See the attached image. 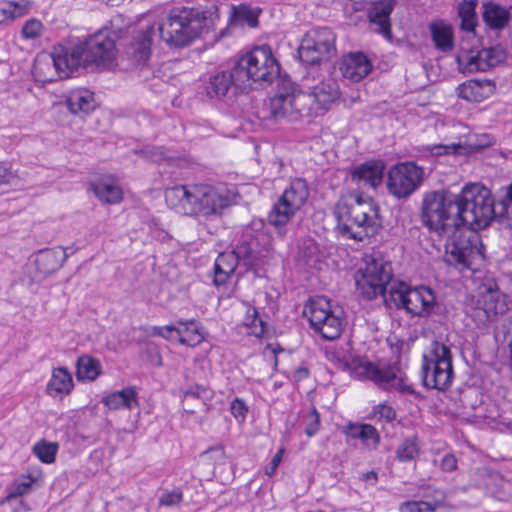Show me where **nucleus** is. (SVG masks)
Here are the masks:
<instances>
[{
	"mask_svg": "<svg viewBox=\"0 0 512 512\" xmlns=\"http://www.w3.org/2000/svg\"><path fill=\"white\" fill-rule=\"evenodd\" d=\"M489 189L480 183H467L460 192L439 189L424 193L420 219L429 231L448 235L455 228L482 230L491 223Z\"/></svg>",
	"mask_w": 512,
	"mask_h": 512,
	"instance_id": "f257e3e1",
	"label": "nucleus"
},
{
	"mask_svg": "<svg viewBox=\"0 0 512 512\" xmlns=\"http://www.w3.org/2000/svg\"><path fill=\"white\" fill-rule=\"evenodd\" d=\"M116 39L114 31L103 28L73 46H54L50 58L56 77L68 78L81 66L111 64L116 57Z\"/></svg>",
	"mask_w": 512,
	"mask_h": 512,
	"instance_id": "f03ea898",
	"label": "nucleus"
},
{
	"mask_svg": "<svg viewBox=\"0 0 512 512\" xmlns=\"http://www.w3.org/2000/svg\"><path fill=\"white\" fill-rule=\"evenodd\" d=\"M379 206L371 199L356 193L342 196L335 205L334 215L341 235L364 241L374 236L382 226Z\"/></svg>",
	"mask_w": 512,
	"mask_h": 512,
	"instance_id": "7ed1b4c3",
	"label": "nucleus"
},
{
	"mask_svg": "<svg viewBox=\"0 0 512 512\" xmlns=\"http://www.w3.org/2000/svg\"><path fill=\"white\" fill-rule=\"evenodd\" d=\"M167 205L177 213L209 219L220 216L229 200L215 188L202 185H176L165 191Z\"/></svg>",
	"mask_w": 512,
	"mask_h": 512,
	"instance_id": "20e7f679",
	"label": "nucleus"
},
{
	"mask_svg": "<svg viewBox=\"0 0 512 512\" xmlns=\"http://www.w3.org/2000/svg\"><path fill=\"white\" fill-rule=\"evenodd\" d=\"M212 13L201 7H174L159 24L160 38L170 46L182 47L212 28Z\"/></svg>",
	"mask_w": 512,
	"mask_h": 512,
	"instance_id": "39448f33",
	"label": "nucleus"
},
{
	"mask_svg": "<svg viewBox=\"0 0 512 512\" xmlns=\"http://www.w3.org/2000/svg\"><path fill=\"white\" fill-rule=\"evenodd\" d=\"M247 277L258 276V269L273 257L272 238L263 219H253L247 225L234 246Z\"/></svg>",
	"mask_w": 512,
	"mask_h": 512,
	"instance_id": "423d86ee",
	"label": "nucleus"
},
{
	"mask_svg": "<svg viewBox=\"0 0 512 512\" xmlns=\"http://www.w3.org/2000/svg\"><path fill=\"white\" fill-rule=\"evenodd\" d=\"M234 65L236 79L244 85L245 89L250 87L251 83L266 86L276 81L277 90L279 79L286 76L281 74L280 64L268 45L254 47L240 57Z\"/></svg>",
	"mask_w": 512,
	"mask_h": 512,
	"instance_id": "0eeeda50",
	"label": "nucleus"
},
{
	"mask_svg": "<svg viewBox=\"0 0 512 512\" xmlns=\"http://www.w3.org/2000/svg\"><path fill=\"white\" fill-rule=\"evenodd\" d=\"M271 116L278 120L288 118L297 121L304 117H317L321 115L310 92H296L295 84L285 76L278 81V89L270 99Z\"/></svg>",
	"mask_w": 512,
	"mask_h": 512,
	"instance_id": "6e6552de",
	"label": "nucleus"
},
{
	"mask_svg": "<svg viewBox=\"0 0 512 512\" xmlns=\"http://www.w3.org/2000/svg\"><path fill=\"white\" fill-rule=\"evenodd\" d=\"M469 230L462 232L461 228H455L446 235L444 260L460 270L472 269L484 259V246L476 233L478 230Z\"/></svg>",
	"mask_w": 512,
	"mask_h": 512,
	"instance_id": "1a4fd4ad",
	"label": "nucleus"
},
{
	"mask_svg": "<svg viewBox=\"0 0 512 512\" xmlns=\"http://www.w3.org/2000/svg\"><path fill=\"white\" fill-rule=\"evenodd\" d=\"M422 383L428 389L444 391L452 384L451 350L445 344L432 341L422 356Z\"/></svg>",
	"mask_w": 512,
	"mask_h": 512,
	"instance_id": "9d476101",
	"label": "nucleus"
},
{
	"mask_svg": "<svg viewBox=\"0 0 512 512\" xmlns=\"http://www.w3.org/2000/svg\"><path fill=\"white\" fill-rule=\"evenodd\" d=\"M308 197L307 181L303 178H294L272 205L267 215V221L281 237L286 235L288 223L305 204Z\"/></svg>",
	"mask_w": 512,
	"mask_h": 512,
	"instance_id": "9b49d317",
	"label": "nucleus"
},
{
	"mask_svg": "<svg viewBox=\"0 0 512 512\" xmlns=\"http://www.w3.org/2000/svg\"><path fill=\"white\" fill-rule=\"evenodd\" d=\"M336 36L331 28L318 27L309 30L298 48V56L308 66L329 61L336 53Z\"/></svg>",
	"mask_w": 512,
	"mask_h": 512,
	"instance_id": "f8f14e48",
	"label": "nucleus"
},
{
	"mask_svg": "<svg viewBox=\"0 0 512 512\" xmlns=\"http://www.w3.org/2000/svg\"><path fill=\"white\" fill-rule=\"evenodd\" d=\"M388 308H404L413 316H426L433 310L436 295L434 290H380Z\"/></svg>",
	"mask_w": 512,
	"mask_h": 512,
	"instance_id": "ddd939ff",
	"label": "nucleus"
},
{
	"mask_svg": "<svg viewBox=\"0 0 512 512\" xmlns=\"http://www.w3.org/2000/svg\"><path fill=\"white\" fill-rule=\"evenodd\" d=\"M304 315L316 333L326 340L338 338L343 331L342 319L330 309V301L325 297L310 299L305 305Z\"/></svg>",
	"mask_w": 512,
	"mask_h": 512,
	"instance_id": "4468645a",
	"label": "nucleus"
},
{
	"mask_svg": "<svg viewBox=\"0 0 512 512\" xmlns=\"http://www.w3.org/2000/svg\"><path fill=\"white\" fill-rule=\"evenodd\" d=\"M424 175V168L413 161L398 163L388 172V191L397 198H407L421 186Z\"/></svg>",
	"mask_w": 512,
	"mask_h": 512,
	"instance_id": "2eb2a0df",
	"label": "nucleus"
},
{
	"mask_svg": "<svg viewBox=\"0 0 512 512\" xmlns=\"http://www.w3.org/2000/svg\"><path fill=\"white\" fill-rule=\"evenodd\" d=\"M354 274L356 288H387L393 278L392 265L380 252H373L363 259Z\"/></svg>",
	"mask_w": 512,
	"mask_h": 512,
	"instance_id": "dca6fc26",
	"label": "nucleus"
},
{
	"mask_svg": "<svg viewBox=\"0 0 512 512\" xmlns=\"http://www.w3.org/2000/svg\"><path fill=\"white\" fill-rule=\"evenodd\" d=\"M464 305L471 310L484 312L487 319L504 314L512 307V299L502 290H471L464 295Z\"/></svg>",
	"mask_w": 512,
	"mask_h": 512,
	"instance_id": "f3484780",
	"label": "nucleus"
},
{
	"mask_svg": "<svg viewBox=\"0 0 512 512\" xmlns=\"http://www.w3.org/2000/svg\"><path fill=\"white\" fill-rule=\"evenodd\" d=\"M326 357L337 369L349 372L352 377L359 380H370L376 365L354 356L348 344L327 350Z\"/></svg>",
	"mask_w": 512,
	"mask_h": 512,
	"instance_id": "a211bd4d",
	"label": "nucleus"
},
{
	"mask_svg": "<svg viewBox=\"0 0 512 512\" xmlns=\"http://www.w3.org/2000/svg\"><path fill=\"white\" fill-rule=\"evenodd\" d=\"M67 257V251L63 247L45 248L39 250L35 254L33 266L28 267L29 271H31L32 268L35 269V274L28 284H39L41 280L56 272L63 265Z\"/></svg>",
	"mask_w": 512,
	"mask_h": 512,
	"instance_id": "6ab92c4d",
	"label": "nucleus"
},
{
	"mask_svg": "<svg viewBox=\"0 0 512 512\" xmlns=\"http://www.w3.org/2000/svg\"><path fill=\"white\" fill-rule=\"evenodd\" d=\"M370 380L384 390H397L402 394H415L412 385L406 383L397 365H375Z\"/></svg>",
	"mask_w": 512,
	"mask_h": 512,
	"instance_id": "aec40b11",
	"label": "nucleus"
},
{
	"mask_svg": "<svg viewBox=\"0 0 512 512\" xmlns=\"http://www.w3.org/2000/svg\"><path fill=\"white\" fill-rule=\"evenodd\" d=\"M397 0H375L368 9L367 17L373 32L392 40L391 13Z\"/></svg>",
	"mask_w": 512,
	"mask_h": 512,
	"instance_id": "412c9836",
	"label": "nucleus"
},
{
	"mask_svg": "<svg viewBox=\"0 0 512 512\" xmlns=\"http://www.w3.org/2000/svg\"><path fill=\"white\" fill-rule=\"evenodd\" d=\"M489 202L492 209L491 222L496 220L512 229V183L502 186L495 197L489 190Z\"/></svg>",
	"mask_w": 512,
	"mask_h": 512,
	"instance_id": "4be33fe9",
	"label": "nucleus"
},
{
	"mask_svg": "<svg viewBox=\"0 0 512 512\" xmlns=\"http://www.w3.org/2000/svg\"><path fill=\"white\" fill-rule=\"evenodd\" d=\"M385 164L381 160H369L356 165L350 173L352 182L358 186L376 189L383 180Z\"/></svg>",
	"mask_w": 512,
	"mask_h": 512,
	"instance_id": "5701e85b",
	"label": "nucleus"
},
{
	"mask_svg": "<svg viewBox=\"0 0 512 512\" xmlns=\"http://www.w3.org/2000/svg\"><path fill=\"white\" fill-rule=\"evenodd\" d=\"M153 34V26H148L145 30H139L135 33L131 42L125 47V55L133 64L143 65L148 61L151 55Z\"/></svg>",
	"mask_w": 512,
	"mask_h": 512,
	"instance_id": "b1692460",
	"label": "nucleus"
},
{
	"mask_svg": "<svg viewBox=\"0 0 512 512\" xmlns=\"http://www.w3.org/2000/svg\"><path fill=\"white\" fill-rule=\"evenodd\" d=\"M205 89L210 98L216 99L226 96L230 90H246L244 85L236 79L235 65L230 71H220L210 76Z\"/></svg>",
	"mask_w": 512,
	"mask_h": 512,
	"instance_id": "393cba45",
	"label": "nucleus"
},
{
	"mask_svg": "<svg viewBox=\"0 0 512 512\" xmlns=\"http://www.w3.org/2000/svg\"><path fill=\"white\" fill-rule=\"evenodd\" d=\"M372 63L363 52H351L345 55L340 62L342 75L353 81L359 82L372 71Z\"/></svg>",
	"mask_w": 512,
	"mask_h": 512,
	"instance_id": "a878e982",
	"label": "nucleus"
},
{
	"mask_svg": "<svg viewBox=\"0 0 512 512\" xmlns=\"http://www.w3.org/2000/svg\"><path fill=\"white\" fill-rule=\"evenodd\" d=\"M496 85L489 79H470L456 87L459 98L468 102H482L495 93Z\"/></svg>",
	"mask_w": 512,
	"mask_h": 512,
	"instance_id": "bb28decb",
	"label": "nucleus"
},
{
	"mask_svg": "<svg viewBox=\"0 0 512 512\" xmlns=\"http://www.w3.org/2000/svg\"><path fill=\"white\" fill-rule=\"evenodd\" d=\"M239 265H242V261L234 247L230 251L220 253L214 263V284L224 285L234 275H240L241 272H236Z\"/></svg>",
	"mask_w": 512,
	"mask_h": 512,
	"instance_id": "cd10ccee",
	"label": "nucleus"
},
{
	"mask_svg": "<svg viewBox=\"0 0 512 512\" xmlns=\"http://www.w3.org/2000/svg\"><path fill=\"white\" fill-rule=\"evenodd\" d=\"M323 253L317 242L311 237L299 240L296 261L298 266L306 269H321Z\"/></svg>",
	"mask_w": 512,
	"mask_h": 512,
	"instance_id": "c85d7f7f",
	"label": "nucleus"
},
{
	"mask_svg": "<svg viewBox=\"0 0 512 512\" xmlns=\"http://www.w3.org/2000/svg\"><path fill=\"white\" fill-rule=\"evenodd\" d=\"M315 103L323 115L330 105L339 98V85L333 79H328L314 86L310 91Z\"/></svg>",
	"mask_w": 512,
	"mask_h": 512,
	"instance_id": "c756f323",
	"label": "nucleus"
},
{
	"mask_svg": "<svg viewBox=\"0 0 512 512\" xmlns=\"http://www.w3.org/2000/svg\"><path fill=\"white\" fill-rule=\"evenodd\" d=\"M431 39L435 48L443 53H449L454 48V33L450 24L439 20L429 24Z\"/></svg>",
	"mask_w": 512,
	"mask_h": 512,
	"instance_id": "7c9ffc66",
	"label": "nucleus"
},
{
	"mask_svg": "<svg viewBox=\"0 0 512 512\" xmlns=\"http://www.w3.org/2000/svg\"><path fill=\"white\" fill-rule=\"evenodd\" d=\"M343 433L352 439H360L364 446L376 449L380 443V435L377 429L370 424L348 423L343 427Z\"/></svg>",
	"mask_w": 512,
	"mask_h": 512,
	"instance_id": "2f4dec72",
	"label": "nucleus"
},
{
	"mask_svg": "<svg viewBox=\"0 0 512 512\" xmlns=\"http://www.w3.org/2000/svg\"><path fill=\"white\" fill-rule=\"evenodd\" d=\"M66 105L73 114H88L95 108L94 94L86 89L72 91L66 99Z\"/></svg>",
	"mask_w": 512,
	"mask_h": 512,
	"instance_id": "473e14b6",
	"label": "nucleus"
},
{
	"mask_svg": "<svg viewBox=\"0 0 512 512\" xmlns=\"http://www.w3.org/2000/svg\"><path fill=\"white\" fill-rule=\"evenodd\" d=\"M483 20L489 28L501 30L508 25L510 13L499 4L493 2L484 3Z\"/></svg>",
	"mask_w": 512,
	"mask_h": 512,
	"instance_id": "72a5a7b5",
	"label": "nucleus"
},
{
	"mask_svg": "<svg viewBox=\"0 0 512 512\" xmlns=\"http://www.w3.org/2000/svg\"><path fill=\"white\" fill-rule=\"evenodd\" d=\"M103 403L113 410L120 408L132 409L138 405L137 392L135 388L127 387L107 395L104 397Z\"/></svg>",
	"mask_w": 512,
	"mask_h": 512,
	"instance_id": "f704fd0d",
	"label": "nucleus"
},
{
	"mask_svg": "<svg viewBox=\"0 0 512 512\" xmlns=\"http://www.w3.org/2000/svg\"><path fill=\"white\" fill-rule=\"evenodd\" d=\"M499 481H501L500 474L487 467H478L470 473L471 485L487 493H494V487Z\"/></svg>",
	"mask_w": 512,
	"mask_h": 512,
	"instance_id": "c9c22d12",
	"label": "nucleus"
},
{
	"mask_svg": "<svg viewBox=\"0 0 512 512\" xmlns=\"http://www.w3.org/2000/svg\"><path fill=\"white\" fill-rule=\"evenodd\" d=\"M73 388V379L70 372L63 367L55 368L47 385V392L51 396L69 394Z\"/></svg>",
	"mask_w": 512,
	"mask_h": 512,
	"instance_id": "e433bc0d",
	"label": "nucleus"
},
{
	"mask_svg": "<svg viewBox=\"0 0 512 512\" xmlns=\"http://www.w3.org/2000/svg\"><path fill=\"white\" fill-rule=\"evenodd\" d=\"M178 341L186 346L195 347L204 340L202 328L194 320H179Z\"/></svg>",
	"mask_w": 512,
	"mask_h": 512,
	"instance_id": "4c0bfd02",
	"label": "nucleus"
},
{
	"mask_svg": "<svg viewBox=\"0 0 512 512\" xmlns=\"http://www.w3.org/2000/svg\"><path fill=\"white\" fill-rule=\"evenodd\" d=\"M29 0H4L0 2V25L26 15L31 8Z\"/></svg>",
	"mask_w": 512,
	"mask_h": 512,
	"instance_id": "58836bf2",
	"label": "nucleus"
},
{
	"mask_svg": "<svg viewBox=\"0 0 512 512\" xmlns=\"http://www.w3.org/2000/svg\"><path fill=\"white\" fill-rule=\"evenodd\" d=\"M91 190L105 204H117L123 199L122 189L113 183L94 182L91 183Z\"/></svg>",
	"mask_w": 512,
	"mask_h": 512,
	"instance_id": "ea45409f",
	"label": "nucleus"
},
{
	"mask_svg": "<svg viewBox=\"0 0 512 512\" xmlns=\"http://www.w3.org/2000/svg\"><path fill=\"white\" fill-rule=\"evenodd\" d=\"M100 363L89 355L80 356L76 364V376L80 381L95 380L100 374Z\"/></svg>",
	"mask_w": 512,
	"mask_h": 512,
	"instance_id": "a19ab883",
	"label": "nucleus"
},
{
	"mask_svg": "<svg viewBox=\"0 0 512 512\" xmlns=\"http://www.w3.org/2000/svg\"><path fill=\"white\" fill-rule=\"evenodd\" d=\"M419 454L420 443L416 435L405 437L395 451L396 459L402 463L413 461Z\"/></svg>",
	"mask_w": 512,
	"mask_h": 512,
	"instance_id": "79ce46f5",
	"label": "nucleus"
},
{
	"mask_svg": "<svg viewBox=\"0 0 512 512\" xmlns=\"http://www.w3.org/2000/svg\"><path fill=\"white\" fill-rule=\"evenodd\" d=\"M477 0H464L458 5V16L461 19V29L471 32L477 25Z\"/></svg>",
	"mask_w": 512,
	"mask_h": 512,
	"instance_id": "37998d69",
	"label": "nucleus"
},
{
	"mask_svg": "<svg viewBox=\"0 0 512 512\" xmlns=\"http://www.w3.org/2000/svg\"><path fill=\"white\" fill-rule=\"evenodd\" d=\"M482 50L458 55L456 58L458 68L463 73L486 71L482 59Z\"/></svg>",
	"mask_w": 512,
	"mask_h": 512,
	"instance_id": "c03bdc74",
	"label": "nucleus"
},
{
	"mask_svg": "<svg viewBox=\"0 0 512 512\" xmlns=\"http://www.w3.org/2000/svg\"><path fill=\"white\" fill-rule=\"evenodd\" d=\"M261 10L259 8H252L248 5L241 4L233 8V20L244 26L254 28L258 25V18Z\"/></svg>",
	"mask_w": 512,
	"mask_h": 512,
	"instance_id": "a18cd8bd",
	"label": "nucleus"
},
{
	"mask_svg": "<svg viewBox=\"0 0 512 512\" xmlns=\"http://www.w3.org/2000/svg\"><path fill=\"white\" fill-rule=\"evenodd\" d=\"M35 479L31 475H22L11 483L6 491L5 501L21 497L32 491Z\"/></svg>",
	"mask_w": 512,
	"mask_h": 512,
	"instance_id": "49530a36",
	"label": "nucleus"
},
{
	"mask_svg": "<svg viewBox=\"0 0 512 512\" xmlns=\"http://www.w3.org/2000/svg\"><path fill=\"white\" fill-rule=\"evenodd\" d=\"M243 325L248 328V334L255 337H262L266 332V323L259 318L256 308L250 305H246Z\"/></svg>",
	"mask_w": 512,
	"mask_h": 512,
	"instance_id": "de8ad7c7",
	"label": "nucleus"
},
{
	"mask_svg": "<svg viewBox=\"0 0 512 512\" xmlns=\"http://www.w3.org/2000/svg\"><path fill=\"white\" fill-rule=\"evenodd\" d=\"M58 450L56 443H48L46 441H40L33 447V453L43 463L50 464L55 461V456Z\"/></svg>",
	"mask_w": 512,
	"mask_h": 512,
	"instance_id": "09e8293b",
	"label": "nucleus"
},
{
	"mask_svg": "<svg viewBox=\"0 0 512 512\" xmlns=\"http://www.w3.org/2000/svg\"><path fill=\"white\" fill-rule=\"evenodd\" d=\"M482 57L485 70H487L503 62L506 58V53L500 46H494L490 48H483Z\"/></svg>",
	"mask_w": 512,
	"mask_h": 512,
	"instance_id": "8fccbe9b",
	"label": "nucleus"
},
{
	"mask_svg": "<svg viewBox=\"0 0 512 512\" xmlns=\"http://www.w3.org/2000/svg\"><path fill=\"white\" fill-rule=\"evenodd\" d=\"M304 432L308 437L315 436L321 427L320 414L317 409L312 406L307 413L303 415Z\"/></svg>",
	"mask_w": 512,
	"mask_h": 512,
	"instance_id": "3c124183",
	"label": "nucleus"
},
{
	"mask_svg": "<svg viewBox=\"0 0 512 512\" xmlns=\"http://www.w3.org/2000/svg\"><path fill=\"white\" fill-rule=\"evenodd\" d=\"M440 506V502L406 501L400 506L401 512H434Z\"/></svg>",
	"mask_w": 512,
	"mask_h": 512,
	"instance_id": "603ef678",
	"label": "nucleus"
},
{
	"mask_svg": "<svg viewBox=\"0 0 512 512\" xmlns=\"http://www.w3.org/2000/svg\"><path fill=\"white\" fill-rule=\"evenodd\" d=\"M211 397V391L202 385H193L188 387L183 393L182 402L185 404L190 399L208 400Z\"/></svg>",
	"mask_w": 512,
	"mask_h": 512,
	"instance_id": "864d4df0",
	"label": "nucleus"
},
{
	"mask_svg": "<svg viewBox=\"0 0 512 512\" xmlns=\"http://www.w3.org/2000/svg\"><path fill=\"white\" fill-rule=\"evenodd\" d=\"M179 325H165V326H153L151 327L150 334L152 336L162 337L166 340H173L178 338Z\"/></svg>",
	"mask_w": 512,
	"mask_h": 512,
	"instance_id": "5fc2aeb1",
	"label": "nucleus"
},
{
	"mask_svg": "<svg viewBox=\"0 0 512 512\" xmlns=\"http://www.w3.org/2000/svg\"><path fill=\"white\" fill-rule=\"evenodd\" d=\"M374 417L385 422H392L396 418V411L387 403H380L373 408Z\"/></svg>",
	"mask_w": 512,
	"mask_h": 512,
	"instance_id": "6e6d98bb",
	"label": "nucleus"
},
{
	"mask_svg": "<svg viewBox=\"0 0 512 512\" xmlns=\"http://www.w3.org/2000/svg\"><path fill=\"white\" fill-rule=\"evenodd\" d=\"M42 28L43 25L39 20H28L22 28V35L26 39H35L41 35Z\"/></svg>",
	"mask_w": 512,
	"mask_h": 512,
	"instance_id": "4d7b16f0",
	"label": "nucleus"
},
{
	"mask_svg": "<svg viewBox=\"0 0 512 512\" xmlns=\"http://www.w3.org/2000/svg\"><path fill=\"white\" fill-rule=\"evenodd\" d=\"M183 495L180 489H173L171 491H164L159 497V503L162 506H175L182 501Z\"/></svg>",
	"mask_w": 512,
	"mask_h": 512,
	"instance_id": "13d9d810",
	"label": "nucleus"
},
{
	"mask_svg": "<svg viewBox=\"0 0 512 512\" xmlns=\"http://www.w3.org/2000/svg\"><path fill=\"white\" fill-rule=\"evenodd\" d=\"M232 415L239 421L244 422L248 413V406L244 400L235 398L230 405Z\"/></svg>",
	"mask_w": 512,
	"mask_h": 512,
	"instance_id": "bf43d9fd",
	"label": "nucleus"
},
{
	"mask_svg": "<svg viewBox=\"0 0 512 512\" xmlns=\"http://www.w3.org/2000/svg\"><path fill=\"white\" fill-rule=\"evenodd\" d=\"M459 145L452 144V145H433V146H427L426 150L429 151L432 154L436 155H442V154H448L450 152H456L459 148Z\"/></svg>",
	"mask_w": 512,
	"mask_h": 512,
	"instance_id": "052dcab7",
	"label": "nucleus"
},
{
	"mask_svg": "<svg viewBox=\"0 0 512 512\" xmlns=\"http://www.w3.org/2000/svg\"><path fill=\"white\" fill-rule=\"evenodd\" d=\"M440 467L445 472H452L457 468V459L453 454H446L441 459Z\"/></svg>",
	"mask_w": 512,
	"mask_h": 512,
	"instance_id": "680f3d73",
	"label": "nucleus"
},
{
	"mask_svg": "<svg viewBox=\"0 0 512 512\" xmlns=\"http://www.w3.org/2000/svg\"><path fill=\"white\" fill-rule=\"evenodd\" d=\"M283 453H284V449L281 448L280 450L277 451V453L272 457L271 459V462H270V471H267V474L268 475H272L276 469L278 468L279 464L281 463L282 461V457H283Z\"/></svg>",
	"mask_w": 512,
	"mask_h": 512,
	"instance_id": "e2e57ef3",
	"label": "nucleus"
},
{
	"mask_svg": "<svg viewBox=\"0 0 512 512\" xmlns=\"http://www.w3.org/2000/svg\"><path fill=\"white\" fill-rule=\"evenodd\" d=\"M362 479L369 485L374 486L378 481V474L375 471H369L363 474Z\"/></svg>",
	"mask_w": 512,
	"mask_h": 512,
	"instance_id": "0e129e2a",
	"label": "nucleus"
},
{
	"mask_svg": "<svg viewBox=\"0 0 512 512\" xmlns=\"http://www.w3.org/2000/svg\"><path fill=\"white\" fill-rule=\"evenodd\" d=\"M150 159L153 162L161 164L162 162L167 160V157H166V155L162 151L153 150V151L150 152Z\"/></svg>",
	"mask_w": 512,
	"mask_h": 512,
	"instance_id": "69168bd1",
	"label": "nucleus"
},
{
	"mask_svg": "<svg viewBox=\"0 0 512 512\" xmlns=\"http://www.w3.org/2000/svg\"><path fill=\"white\" fill-rule=\"evenodd\" d=\"M9 176V170L0 164V184L7 183L9 181Z\"/></svg>",
	"mask_w": 512,
	"mask_h": 512,
	"instance_id": "338daca9",
	"label": "nucleus"
},
{
	"mask_svg": "<svg viewBox=\"0 0 512 512\" xmlns=\"http://www.w3.org/2000/svg\"><path fill=\"white\" fill-rule=\"evenodd\" d=\"M378 293L381 295L380 290H362V297L366 300H373L377 297Z\"/></svg>",
	"mask_w": 512,
	"mask_h": 512,
	"instance_id": "774afa93",
	"label": "nucleus"
}]
</instances>
